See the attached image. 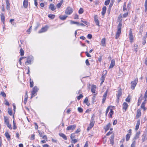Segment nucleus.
<instances>
[{"mask_svg": "<svg viewBox=\"0 0 147 147\" xmlns=\"http://www.w3.org/2000/svg\"><path fill=\"white\" fill-rule=\"evenodd\" d=\"M122 25V23L121 22H119L117 26V30L115 35V38L116 39L119 38L121 33Z\"/></svg>", "mask_w": 147, "mask_h": 147, "instance_id": "nucleus-1", "label": "nucleus"}, {"mask_svg": "<svg viewBox=\"0 0 147 147\" xmlns=\"http://www.w3.org/2000/svg\"><path fill=\"white\" fill-rule=\"evenodd\" d=\"M38 89L36 86H35L32 89V90L31 92L32 96L31 98L35 96L37 94L36 92L38 91Z\"/></svg>", "mask_w": 147, "mask_h": 147, "instance_id": "nucleus-2", "label": "nucleus"}, {"mask_svg": "<svg viewBox=\"0 0 147 147\" xmlns=\"http://www.w3.org/2000/svg\"><path fill=\"white\" fill-rule=\"evenodd\" d=\"M73 11V9L71 7H68L66 9L65 13L67 15H70L71 14Z\"/></svg>", "mask_w": 147, "mask_h": 147, "instance_id": "nucleus-3", "label": "nucleus"}, {"mask_svg": "<svg viewBox=\"0 0 147 147\" xmlns=\"http://www.w3.org/2000/svg\"><path fill=\"white\" fill-rule=\"evenodd\" d=\"M138 82V78H136L134 81H133L131 82V88L132 89H134L135 86H136V84H137Z\"/></svg>", "mask_w": 147, "mask_h": 147, "instance_id": "nucleus-4", "label": "nucleus"}, {"mask_svg": "<svg viewBox=\"0 0 147 147\" xmlns=\"http://www.w3.org/2000/svg\"><path fill=\"white\" fill-rule=\"evenodd\" d=\"M33 60V58L32 56L28 57L27 58V61L25 62V64L26 65L31 64V62Z\"/></svg>", "mask_w": 147, "mask_h": 147, "instance_id": "nucleus-5", "label": "nucleus"}, {"mask_svg": "<svg viewBox=\"0 0 147 147\" xmlns=\"http://www.w3.org/2000/svg\"><path fill=\"white\" fill-rule=\"evenodd\" d=\"M129 36L130 41L132 43L133 41L134 38L133 36L132 32L131 29H130V30Z\"/></svg>", "mask_w": 147, "mask_h": 147, "instance_id": "nucleus-6", "label": "nucleus"}, {"mask_svg": "<svg viewBox=\"0 0 147 147\" xmlns=\"http://www.w3.org/2000/svg\"><path fill=\"white\" fill-rule=\"evenodd\" d=\"M131 129H130L128 131V133L126 135V140L127 141H128L129 139L130 136L131 135Z\"/></svg>", "mask_w": 147, "mask_h": 147, "instance_id": "nucleus-7", "label": "nucleus"}, {"mask_svg": "<svg viewBox=\"0 0 147 147\" xmlns=\"http://www.w3.org/2000/svg\"><path fill=\"white\" fill-rule=\"evenodd\" d=\"M94 122L93 121H90V123L89 126L87 128V131H89L92 127L94 126Z\"/></svg>", "mask_w": 147, "mask_h": 147, "instance_id": "nucleus-8", "label": "nucleus"}, {"mask_svg": "<svg viewBox=\"0 0 147 147\" xmlns=\"http://www.w3.org/2000/svg\"><path fill=\"white\" fill-rule=\"evenodd\" d=\"M94 19L95 22L96 24L98 26H99V21L98 19L97 16L96 15H94Z\"/></svg>", "mask_w": 147, "mask_h": 147, "instance_id": "nucleus-9", "label": "nucleus"}, {"mask_svg": "<svg viewBox=\"0 0 147 147\" xmlns=\"http://www.w3.org/2000/svg\"><path fill=\"white\" fill-rule=\"evenodd\" d=\"M76 127V125H69L67 128L66 129L67 130H73L75 129Z\"/></svg>", "mask_w": 147, "mask_h": 147, "instance_id": "nucleus-10", "label": "nucleus"}, {"mask_svg": "<svg viewBox=\"0 0 147 147\" xmlns=\"http://www.w3.org/2000/svg\"><path fill=\"white\" fill-rule=\"evenodd\" d=\"M128 105L127 103L125 102H124L123 104V109L124 110V112H125L128 107Z\"/></svg>", "mask_w": 147, "mask_h": 147, "instance_id": "nucleus-11", "label": "nucleus"}, {"mask_svg": "<svg viewBox=\"0 0 147 147\" xmlns=\"http://www.w3.org/2000/svg\"><path fill=\"white\" fill-rule=\"evenodd\" d=\"M121 90H118V93L117 95V101L118 102H119V99L121 95Z\"/></svg>", "mask_w": 147, "mask_h": 147, "instance_id": "nucleus-12", "label": "nucleus"}, {"mask_svg": "<svg viewBox=\"0 0 147 147\" xmlns=\"http://www.w3.org/2000/svg\"><path fill=\"white\" fill-rule=\"evenodd\" d=\"M47 29L48 28L46 26L42 27L41 29L39 31L38 33H40L45 32L47 30Z\"/></svg>", "mask_w": 147, "mask_h": 147, "instance_id": "nucleus-13", "label": "nucleus"}, {"mask_svg": "<svg viewBox=\"0 0 147 147\" xmlns=\"http://www.w3.org/2000/svg\"><path fill=\"white\" fill-rule=\"evenodd\" d=\"M115 60L113 59L111 60V63L109 66V68H112L115 65Z\"/></svg>", "mask_w": 147, "mask_h": 147, "instance_id": "nucleus-14", "label": "nucleus"}, {"mask_svg": "<svg viewBox=\"0 0 147 147\" xmlns=\"http://www.w3.org/2000/svg\"><path fill=\"white\" fill-rule=\"evenodd\" d=\"M107 74V72L106 71V74L105 75H102L101 78L100 80L101 81V82L100 83V84H102L104 82L105 80V77L106 74Z\"/></svg>", "mask_w": 147, "mask_h": 147, "instance_id": "nucleus-15", "label": "nucleus"}, {"mask_svg": "<svg viewBox=\"0 0 147 147\" xmlns=\"http://www.w3.org/2000/svg\"><path fill=\"white\" fill-rule=\"evenodd\" d=\"M91 87V91L93 93H95V91L96 88V86L94 85H92V86Z\"/></svg>", "mask_w": 147, "mask_h": 147, "instance_id": "nucleus-16", "label": "nucleus"}, {"mask_svg": "<svg viewBox=\"0 0 147 147\" xmlns=\"http://www.w3.org/2000/svg\"><path fill=\"white\" fill-rule=\"evenodd\" d=\"M1 18V22L4 24L5 20V17L4 14L3 13H1L0 14Z\"/></svg>", "mask_w": 147, "mask_h": 147, "instance_id": "nucleus-17", "label": "nucleus"}, {"mask_svg": "<svg viewBox=\"0 0 147 147\" xmlns=\"http://www.w3.org/2000/svg\"><path fill=\"white\" fill-rule=\"evenodd\" d=\"M105 38H102L101 41V45L103 47L105 46Z\"/></svg>", "mask_w": 147, "mask_h": 147, "instance_id": "nucleus-18", "label": "nucleus"}, {"mask_svg": "<svg viewBox=\"0 0 147 147\" xmlns=\"http://www.w3.org/2000/svg\"><path fill=\"white\" fill-rule=\"evenodd\" d=\"M23 6L25 8L27 7L28 6V0H24L23 2Z\"/></svg>", "mask_w": 147, "mask_h": 147, "instance_id": "nucleus-19", "label": "nucleus"}, {"mask_svg": "<svg viewBox=\"0 0 147 147\" xmlns=\"http://www.w3.org/2000/svg\"><path fill=\"white\" fill-rule=\"evenodd\" d=\"M49 8L51 10L54 11L55 9V8L54 5L52 3H51L49 6Z\"/></svg>", "mask_w": 147, "mask_h": 147, "instance_id": "nucleus-20", "label": "nucleus"}, {"mask_svg": "<svg viewBox=\"0 0 147 147\" xmlns=\"http://www.w3.org/2000/svg\"><path fill=\"white\" fill-rule=\"evenodd\" d=\"M140 123V120H138L137 122L136 125V128L135 129L136 130H137L139 128V126Z\"/></svg>", "mask_w": 147, "mask_h": 147, "instance_id": "nucleus-21", "label": "nucleus"}, {"mask_svg": "<svg viewBox=\"0 0 147 147\" xmlns=\"http://www.w3.org/2000/svg\"><path fill=\"white\" fill-rule=\"evenodd\" d=\"M123 10L124 12L126 11H128L127 9V8L126 7V3L125 2L124 3L123 7Z\"/></svg>", "mask_w": 147, "mask_h": 147, "instance_id": "nucleus-22", "label": "nucleus"}, {"mask_svg": "<svg viewBox=\"0 0 147 147\" xmlns=\"http://www.w3.org/2000/svg\"><path fill=\"white\" fill-rule=\"evenodd\" d=\"M5 135L7 140H10V136L8 132L6 131L5 133Z\"/></svg>", "mask_w": 147, "mask_h": 147, "instance_id": "nucleus-23", "label": "nucleus"}, {"mask_svg": "<svg viewBox=\"0 0 147 147\" xmlns=\"http://www.w3.org/2000/svg\"><path fill=\"white\" fill-rule=\"evenodd\" d=\"M59 134L60 136L62 137L64 140H67V138L66 136L64 134L62 133H60Z\"/></svg>", "mask_w": 147, "mask_h": 147, "instance_id": "nucleus-24", "label": "nucleus"}, {"mask_svg": "<svg viewBox=\"0 0 147 147\" xmlns=\"http://www.w3.org/2000/svg\"><path fill=\"white\" fill-rule=\"evenodd\" d=\"M140 134V132H137L135 136L134 137L133 140H136V139H138L139 138Z\"/></svg>", "mask_w": 147, "mask_h": 147, "instance_id": "nucleus-25", "label": "nucleus"}, {"mask_svg": "<svg viewBox=\"0 0 147 147\" xmlns=\"http://www.w3.org/2000/svg\"><path fill=\"white\" fill-rule=\"evenodd\" d=\"M106 7L105 6H104L102 8V11L101 13L103 16H104L106 12Z\"/></svg>", "mask_w": 147, "mask_h": 147, "instance_id": "nucleus-26", "label": "nucleus"}, {"mask_svg": "<svg viewBox=\"0 0 147 147\" xmlns=\"http://www.w3.org/2000/svg\"><path fill=\"white\" fill-rule=\"evenodd\" d=\"M141 110L140 109H139L137 111L136 117H139L141 115Z\"/></svg>", "mask_w": 147, "mask_h": 147, "instance_id": "nucleus-27", "label": "nucleus"}, {"mask_svg": "<svg viewBox=\"0 0 147 147\" xmlns=\"http://www.w3.org/2000/svg\"><path fill=\"white\" fill-rule=\"evenodd\" d=\"M147 140V135L146 134H144L142 136V141L143 142L146 140Z\"/></svg>", "mask_w": 147, "mask_h": 147, "instance_id": "nucleus-28", "label": "nucleus"}, {"mask_svg": "<svg viewBox=\"0 0 147 147\" xmlns=\"http://www.w3.org/2000/svg\"><path fill=\"white\" fill-rule=\"evenodd\" d=\"M67 17V16L66 15L60 16H59V18L60 19L62 20H64L66 19Z\"/></svg>", "mask_w": 147, "mask_h": 147, "instance_id": "nucleus-29", "label": "nucleus"}, {"mask_svg": "<svg viewBox=\"0 0 147 147\" xmlns=\"http://www.w3.org/2000/svg\"><path fill=\"white\" fill-rule=\"evenodd\" d=\"M63 2V0L61 1L60 2L57 4L56 5V7H57L58 8H59L62 5Z\"/></svg>", "mask_w": 147, "mask_h": 147, "instance_id": "nucleus-30", "label": "nucleus"}, {"mask_svg": "<svg viewBox=\"0 0 147 147\" xmlns=\"http://www.w3.org/2000/svg\"><path fill=\"white\" fill-rule=\"evenodd\" d=\"M4 122L5 124H7L9 123L8 118L6 117H4Z\"/></svg>", "mask_w": 147, "mask_h": 147, "instance_id": "nucleus-31", "label": "nucleus"}, {"mask_svg": "<svg viewBox=\"0 0 147 147\" xmlns=\"http://www.w3.org/2000/svg\"><path fill=\"white\" fill-rule=\"evenodd\" d=\"M111 125L110 123H109L107 125L106 127L105 128V129L106 131H107L109 130V127H110Z\"/></svg>", "mask_w": 147, "mask_h": 147, "instance_id": "nucleus-32", "label": "nucleus"}, {"mask_svg": "<svg viewBox=\"0 0 147 147\" xmlns=\"http://www.w3.org/2000/svg\"><path fill=\"white\" fill-rule=\"evenodd\" d=\"M136 142L135 140H132V143L131 145V147H135Z\"/></svg>", "mask_w": 147, "mask_h": 147, "instance_id": "nucleus-33", "label": "nucleus"}, {"mask_svg": "<svg viewBox=\"0 0 147 147\" xmlns=\"http://www.w3.org/2000/svg\"><path fill=\"white\" fill-rule=\"evenodd\" d=\"M70 23L71 24H77L78 26H79V22H75L74 21H71Z\"/></svg>", "mask_w": 147, "mask_h": 147, "instance_id": "nucleus-34", "label": "nucleus"}, {"mask_svg": "<svg viewBox=\"0 0 147 147\" xmlns=\"http://www.w3.org/2000/svg\"><path fill=\"white\" fill-rule=\"evenodd\" d=\"M131 6V3L130 2H129L128 4H127V9L128 11H129V10L130 9V7Z\"/></svg>", "mask_w": 147, "mask_h": 147, "instance_id": "nucleus-35", "label": "nucleus"}, {"mask_svg": "<svg viewBox=\"0 0 147 147\" xmlns=\"http://www.w3.org/2000/svg\"><path fill=\"white\" fill-rule=\"evenodd\" d=\"M30 87L32 88L33 86L34 82L33 81H31V79H30Z\"/></svg>", "mask_w": 147, "mask_h": 147, "instance_id": "nucleus-36", "label": "nucleus"}, {"mask_svg": "<svg viewBox=\"0 0 147 147\" xmlns=\"http://www.w3.org/2000/svg\"><path fill=\"white\" fill-rule=\"evenodd\" d=\"M48 17L49 18H51V19H53L55 17V15L53 14H49L48 16Z\"/></svg>", "mask_w": 147, "mask_h": 147, "instance_id": "nucleus-37", "label": "nucleus"}, {"mask_svg": "<svg viewBox=\"0 0 147 147\" xmlns=\"http://www.w3.org/2000/svg\"><path fill=\"white\" fill-rule=\"evenodd\" d=\"M95 95L93 96L92 98V104H94V102H95Z\"/></svg>", "mask_w": 147, "mask_h": 147, "instance_id": "nucleus-38", "label": "nucleus"}, {"mask_svg": "<svg viewBox=\"0 0 147 147\" xmlns=\"http://www.w3.org/2000/svg\"><path fill=\"white\" fill-rule=\"evenodd\" d=\"M84 12L83 9L82 8H80L79 10L78 13L79 14H81L83 13Z\"/></svg>", "mask_w": 147, "mask_h": 147, "instance_id": "nucleus-39", "label": "nucleus"}, {"mask_svg": "<svg viewBox=\"0 0 147 147\" xmlns=\"http://www.w3.org/2000/svg\"><path fill=\"white\" fill-rule=\"evenodd\" d=\"M20 55L22 56L24 55V51L21 48L20 49Z\"/></svg>", "mask_w": 147, "mask_h": 147, "instance_id": "nucleus-40", "label": "nucleus"}, {"mask_svg": "<svg viewBox=\"0 0 147 147\" xmlns=\"http://www.w3.org/2000/svg\"><path fill=\"white\" fill-rule=\"evenodd\" d=\"M0 95L4 97H5L6 96L5 93L3 92H1L0 93Z\"/></svg>", "mask_w": 147, "mask_h": 147, "instance_id": "nucleus-41", "label": "nucleus"}, {"mask_svg": "<svg viewBox=\"0 0 147 147\" xmlns=\"http://www.w3.org/2000/svg\"><path fill=\"white\" fill-rule=\"evenodd\" d=\"M113 111L112 109H111V111L109 113V115H110V117H112V115L113 114Z\"/></svg>", "mask_w": 147, "mask_h": 147, "instance_id": "nucleus-42", "label": "nucleus"}, {"mask_svg": "<svg viewBox=\"0 0 147 147\" xmlns=\"http://www.w3.org/2000/svg\"><path fill=\"white\" fill-rule=\"evenodd\" d=\"M110 2V0H106L105 3V5H109Z\"/></svg>", "mask_w": 147, "mask_h": 147, "instance_id": "nucleus-43", "label": "nucleus"}, {"mask_svg": "<svg viewBox=\"0 0 147 147\" xmlns=\"http://www.w3.org/2000/svg\"><path fill=\"white\" fill-rule=\"evenodd\" d=\"M145 105L142 104L141 106V108L143 109L144 111H145L146 110V109L145 107Z\"/></svg>", "mask_w": 147, "mask_h": 147, "instance_id": "nucleus-44", "label": "nucleus"}, {"mask_svg": "<svg viewBox=\"0 0 147 147\" xmlns=\"http://www.w3.org/2000/svg\"><path fill=\"white\" fill-rule=\"evenodd\" d=\"M108 91V89H107V90L105 92L104 94V95L103 96V98H106V97L107 96V94Z\"/></svg>", "mask_w": 147, "mask_h": 147, "instance_id": "nucleus-45", "label": "nucleus"}, {"mask_svg": "<svg viewBox=\"0 0 147 147\" xmlns=\"http://www.w3.org/2000/svg\"><path fill=\"white\" fill-rule=\"evenodd\" d=\"M138 48V46L137 45H134V49L136 52H137V49Z\"/></svg>", "mask_w": 147, "mask_h": 147, "instance_id": "nucleus-46", "label": "nucleus"}, {"mask_svg": "<svg viewBox=\"0 0 147 147\" xmlns=\"http://www.w3.org/2000/svg\"><path fill=\"white\" fill-rule=\"evenodd\" d=\"M70 138L72 140L75 138V136L74 134H72L70 136Z\"/></svg>", "mask_w": 147, "mask_h": 147, "instance_id": "nucleus-47", "label": "nucleus"}, {"mask_svg": "<svg viewBox=\"0 0 147 147\" xmlns=\"http://www.w3.org/2000/svg\"><path fill=\"white\" fill-rule=\"evenodd\" d=\"M81 22H83V23L86 24V25L88 26L89 25V24L86 21H84L82 20H81Z\"/></svg>", "mask_w": 147, "mask_h": 147, "instance_id": "nucleus-48", "label": "nucleus"}, {"mask_svg": "<svg viewBox=\"0 0 147 147\" xmlns=\"http://www.w3.org/2000/svg\"><path fill=\"white\" fill-rule=\"evenodd\" d=\"M78 110L80 113H82L83 112V109L81 107H78Z\"/></svg>", "mask_w": 147, "mask_h": 147, "instance_id": "nucleus-49", "label": "nucleus"}, {"mask_svg": "<svg viewBox=\"0 0 147 147\" xmlns=\"http://www.w3.org/2000/svg\"><path fill=\"white\" fill-rule=\"evenodd\" d=\"M128 11H127L126 13H124L123 15V16L124 18H125L127 17L128 15Z\"/></svg>", "mask_w": 147, "mask_h": 147, "instance_id": "nucleus-50", "label": "nucleus"}, {"mask_svg": "<svg viewBox=\"0 0 147 147\" xmlns=\"http://www.w3.org/2000/svg\"><path fill=\"white\" fill-rule=\"evenodd\" d=\"M130 98L129 96L125 99V101L128 102H130Z\"/></svg>", "mask_w": 147, "mask_h": 147, "instance_id": "nucleus-51", "label": "nucleus"}, {"mask_svg": "<svg viewBox=\"0 0 147 147\" xmlns=\"http://www.w3.org/2000/svg\"><path fill=\"white\" fill-rule=\"evenodd\" d=\"M83 96L82 94H80V95L78 97L77 99L78 100H80V98H82Z\"/></svg>", "mask_w": 147, "mask_h": 147, "instance_id": "nucleus-52", "label": "nucleus"}, {"mask_svg": "<svg viewBox=\"0 0 147 147\" xmlns=\"http://www.w3.org/2000/svg\"><path fill=\"white\" fill-rule=\"evenodd\" d=\"M7 127L10 129H12V128L11 124H9V123L6 124Z\"/></svg>", "mask_w": 147, "mask_h": 147, "instance_id": "nucleus-53", "label": "nucleus"}, {"mask_svg": "<svg viewBox=\"0 0 147 147\" xmlns=\"http://www.w3.org/2000/svg\"><path fill=\"white\" fill-rule=\"evenodd\" d=\"M86 56L88 57H91V55L88 52L86 51L85 52Z\"/></svg>", "mask_w": 147, "mask_h": 147, "instance_id": "nucleus-54", "label": "nucleus"}, {"mask_svg": "<svg viewBox=\"0 0 147 147\" xmlns=\"http://www.w3.org/2000/svg\"><path fill=\"white\" fill-rule=\"evenodd\" d=\"M74 18L75 19H78L79 18L77 14H75L74 16Z\"/></svg>", "mask_w": 147, "mask_h": 147, "instance_id": "nucleus-55", "label": "nucleus"}, {"mask_svg": "<svg viewBox=\"0 0 147 147\" xmlns=\"http://www.w3.org/2000/svg\"><path fill=\"white\" fill-rule=\"evenodd\" d=\"M35 135H34L33 134L31 135L30 138V139L31 140H33L34 139Z\"/></svg>", "mask_w": 147, "mask_h": 147, "instance_id": "nucleus-56", "label": "nucleus"}, {"mask_svg": "<svg viewBox=\"0 0 147 147\" xmlns=\"http://www.w3.org/2000/svg\"><path fill=\"white\" fill-rule=\"evenodd\" d=\"M92 35L90 34H88L87 36L88 38L90 39H91L92 38Z\"/></svg>", "mask_w": 147, "mask_h": 147, "instance_id": "nucleus-57", "label": "nucleus"}, {"mask_svg": "<svg viewBox=\"0 0 147 147\" xmlns=\"http://www.w3.org/2000/svg\"><path fill=\"white\" fill-rule=\"evenodd\" d=\"M8 113L10 115H12V111L11 110H9L8 111Z\"/></svg>", "mask_w": 147, "mask_h": 147, "instance_id": "nucleus-58", "label": "nucleus"}, {"mask_svg": "<svg viewBox=\"0 0 147 147\" xmlns=\"http://www.w3.org/2000/svg\"><path fill=\"white\" fill-rule=\"evenodd\" d=\"M31 27H32V26H31L27 30V32H28L29 34H30V32H31Z\"/></svg>", "mask_w": 147, "mask_h": 147, "instance_id": "nucleus-59", "label": "nucleus"}, {"mask_svg": "<svg viewBox=\"0 0 147 147\" xmlns=\"http://www.w3.org/2000/svg\"><path fill=\"white\" fill-rule=\"evenodd\" d=\"M86 63L87 65H90V63H89V61L88 59H86Z\"/></svg>", "mask_w": 147, "mask_h": 147, "instance_id": "nucleus-60", "label": "nucleus"}, {"mask_svg": "<svg viewBox=\"0 0 147 147\" xmlns=\"http://www.w3.org/2000/svg\"><path fill=\"white\" fill-rule=\"evenodd\" d=\"M10 4H6V8L7 10H9L10 8Z\"/></svg>", "mask_w": 147, "mask_h": 147, "instance_id": "nucleus-61", "label": "nucleus"}, {"mask_svg": "<svg viewBox=\"0 0 147 147\" xmlns=\"http://www.w3.org/2000/svg\"><path fill=\"white\" fill-rule=\"evenodd\" d=\"M142 98H143V97H141V96H140L139 98L138 99V103L139 102H141V100L142 99Z\"/></svg>", "mask_w": 147, "mask_h": 147, "instance_id": "nucleus-62", "label": "nucleus"}, {"mask_svg": "<svg viewBox=\"0 0 147 147\" xmlns=\"http://www.w3.org/2000/svg\"><path fill=\"white\" fill-rule=\"evenodd\" d=\"M144 98H147V90L145 93Z\"/></svg>", "mask_w": 147, "mask_h": 147, "instance_id": "nucleus-63", "label": "nucleus"}, {"mask_svg": "<svg viewBox=\"0 0 147 147\" xmlns=\"http://www.w3.org/2000/svg\"><path fill=\"white\" fill-rule=\"evenodd\" d=\"M88 99L87 97H86L84 101V102L85 103H87L88 102Z\"/></svg>", "mask_w": 147, "mask_h": 147, "instance_id": "nucleus-64", "label": "nucleus"}]
</instances>
